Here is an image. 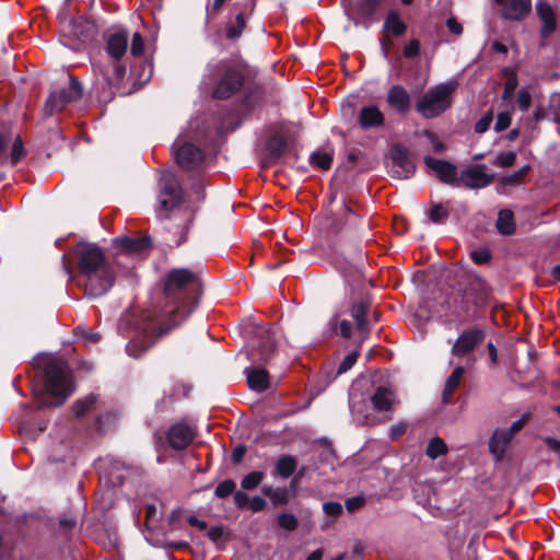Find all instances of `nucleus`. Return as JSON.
I'll use <instances>...</instances> for the list:
<instances>
[{"mask_svg":"<svg viewBox=\"0 0 560 560\" xmlns=\"http://www.w3.org/2000/svg\"><path fill=\"white\" fill-rule=\"evenodd\" d=\"M497 229L502 235H511L515 231L514 215L511 210L503 209L498 214Z\"/></svg>","mask_w":560,"mask_h":560,"instance_id":"25","label":"nucleus"},{"mask_svg":"<svg viewBox=\"0 0 560 560\" xmlns=\"http://www.w3.org/2000/svg\"><path fill=\"white\" fill-rule=\"evenodd\" d=\"M129 34L125 30H117L108 34L106 51L115 60H119L127 51Z\"/></svg>","mask_w":560,"mask_h":560,"instance_id":"18","label":"nucleus"},{"mask_svg":"<svg viewBox=\"0 0 560 560\" xmlns=\"http://www.w3.org/2000/svg\"><path fill=\"white\" fill-rule=\"evenodd\" d=\"M407 430V425L406 423H397L395 425H393L390 429H389V436L392 440H395L397 438H399L400 435H402Z\"/></svg>","mask_w":560,"mask_h":560,"instance_id":"61","label":"nucleus"},{"mask_svg":"<svg viewBox=\"0 0 560 560\" xmlns=\"http://www.w3.org/2000/svg\"><path fill=\"white\" fill-rule=\"evenodd\" d=\"M195 435V428L184 421H180L170 427L166 432V440L172 448L180 451L186 448L192 442Z\"/></svg>","mask_w":560,"mask_h":560,"instance_id":"12","label":"nucleus"},{"mask_svg":"<svg viewBox=\"0 0 560 560\" xmlns=\"http://www.w3.org/2000/svg\"><path fill=\"white\" fill-rule=\"evenodd\" d=\"M490 258H491V255H490L489 250H487V249H478V250L471 252V259L478 265L488 262L490 260Z\"/></svg>","mask_w":560,"mask_h":560,"instance_id":"51","label":"nucleus"},{"mask_svg":"<svg viewBox=\"0 0 560 560\" xmlns=\"http://www.w3.org/2000/svg\"><path fill=\"white\" fill-rule=\"evenodd\" d=\"M457 88L456 81L441 83L430 88L416 103L417 112L424 118H435L452 105V95Z\"/></svg>","mask_w":560,"mask_h":560,"instance_id":"6","label":"nucleus"},{"mask_svg":"<svg viewBox=\"0 0 560 560\" xmlns=\"http://www.w3.org/2000/svg\"><path fill=\"white\" fill-rule=\"evenodd\" d=\"M501 8L502 16L508 20H522L532 8L530 0H494Z\"/></svg>","mask_w":560,"mask_h":560,"instance_id":"17","label":"nucleus"},{"mask_svg":"<svg viewBox=\"0 0 560 560\" xmlns=\"http://www.w3.org/2000/svg\"><path fill=\"white\" fill-rule=\"evenodd\" d=\"M486 334L482 329L476 328L463 331L452 347L454 355H464L471 352L483 341Z\"/></svg>","mask_w":560,"mask_h":560,"instance_id":"14","label":"nucleus"},{"mask_svg":"<svg viewBox=\"0 0 560 560\" xmlns=\"http://www.w3.org/2000/svg\"><path fill=\"white\" fill-rule=\"evenodd\" d=\"M366 313L368 304L364 302H358L352 305L351 316L355 320L357 327L361 331L366 329Z\"/></svg>","mask_w":560,"mask_h":560,"instance_id":"29","label":"nucleus"},{"mask_svg":"<svg viewBox=\"0 0 560 560\" xmlns=\"http://www.w3.org/2000/svg\"><path fill=\"white\" fill-rule=\"evenodd\" d=\"M82 94L80 82L75 78H70L69 84L50 93L46 102V112L49 115L62 110L67 104L79 98Z\"/></svg>","mask_w":560,"mask_h":560,"instance_id":"9","label":"nucleus"},{"mask_svg":"<svg viewBox=\"0 0 560 560\" xmlns=\"http://www.w3.org/2000/svg\"><path fill=\"white\" fill-rule=\"evenodd\" d=\"M248 503H249V509L253 512H260V511L265 510V508L267 505L266 500L258 495L252 498Z\"/></svg>","mask_w":560,"mask_h":560,"instance_id":"56","label":"nucleus"},{"mask_svg":"<svg viewBox=\"0 0 560 560\" xmlns=\"http://www.w3.org/2000/svg\"><path fill=\"white\" fill-rule=\"evenodd\" d=\"M512 118L511 114L509 112H501L497 116V121L494 125V130L497 132H501L505 129H508L511 125Z\"/></svg>","mask_w":560,"mask_h":560,"instance_id":"47","label":"nucleus"},{"mask_svg":"<svg viewBox=\"0 0 560 560\" xmlns=\"http://www.w3.org/2000/svg\"><path fill=\"white\" fill-rule=\"evenodd\" d=\"M270 499L275 504H284L288 500V493L285 489H276Z\"/></svg>","mask_w":560,"mask_h":560,"instance_id":"59","label":"nucleus"},{"mask_svg":"<svg viewBox=\"0 0 560 560\" xmlns=\"http://www.w3.org/2000/svg\"><path fill=\"white\" fill-rule=\"evenodd\" d=\"M392 176L398 179L410 178L416 172V165L410 159L408 151L400 147L395 145L390 150Z\"/></svg>","mask_w":560,"mask_h":560,"instance_id":"10","label":"nucleus"},{"mask_svg":"<svg viewBox=\"0 0 560 560\" xmlns=\"http://www.w3.org/2000/svg\"><path fill=\"white\" fill-rule=\"evenodd\" d=\"M323 510L327 515L338 516L342 512V506L338 502H326L323 505Z\"/></svg>","mask_w":560,"mask_h":560,"instance_id":"52","label":"nucleus"},{"mask_svg":"<svg viewBox=\"0 0 560 560\" xmlns=\"http://www.w3.org/2000/svg\"><path fill=\"white\" fill-rule=\"evenodd\" d=\"M247 384L250 389L256 392H264L269 386V375L265 369L248 368L245 370Z\"/></svg>","mask_w":560,"mask_h":560,"instance_id":"22","label":"nucleus"},{"mask_svg":"<svg viewBox=\"0 0 560 560\" xmlns=\"http://www.w3.org/2000/svg\"><path fill=\"white\" fill-rule=\"evenodd\" d=\"M78 268L84 278L85 293L97 298L113 287L117 269L104 257L100 247L94 244L81 243L74 247Z\"/></svg>","mask_w":560,"mask_h":560,"instance_id":"2","label":"nucleus"},{"mask_svg":"<svg viewBox=\"0 0 560 560\" xmlns=\"http://www.w3.org/2000/svg\"><path fill=\"white\" fill-rule=\"evenodd\" d=\"M549 116L553 121H560V93H553L549 98Z\"/></svg>","mask_w":560,"mask_h":560,"instance_id":"38","label":"nucleus"},{"mask_svg":"<svg viewBox=\"0 0 560 560\" xmlns=\"http://www.w3.org/2000/svg\"><path fill=\"white\" fill-rule=\"evenodd\" d=\"M516 160V153L514 152H502L499 153L494 159V164L500 167H508L514 164Z\"/></svg>","mask_w":560,"mask_h":560,"instance_id":"43","label":"nucleus"},{"mask_svg":"<svg viewBox=\"0 0 560 560\" xmlns=\"http://www.w3.org/2000/svg\"><path fill=\"white\" fill-rule=\"evenodd\" d=\"M24 149L21 139L18 137L13 144L11 151V163L16 164L24 158Z\"/></svg>","mask_w":560,"mask_h":560,"instance_id":"48","label":"nucleus"},{"mask_svg":"<svg viewBox=\"0 0 560 560\" xmlns=\"http://www.w3.org/2000/svg\"><path fill=\"white\" fill-rule=\"evenodd\" d=\"M537 14L542 22L541 37L547 38L556 30V19L552 8L547 2L537 3Z\"/></svg>","mask_w":560,"mask_h":560,"instance_id":"21","label":"nucleus"},{"mask_svg":"<svg viewBox=\"0 0 560 560\" xmlns=\"http://www.w3.org/2000/svg\"><path fill=\"white\" fill-rule=\"evenodd\" d=\"M96 396L93 394L88 395L84 399H78L73 404V412L77 417L84 416L88 411L94 408Z\"/></svg>","mask_w":560,"mask_h":560,"instance_id":"32","label":"nucleus"},{"mask_svg":"<svg viewBox=\"0 0 560 560\" xmlns=\"http://www.w3.org/2000/svg\"><path fill=\"white\" fill-rule=\"evenodd\" d=\"M424 164L430 174L435 175L442 183L452 186L458 185L457 167L453 163L432 156H424Z\"/></svg>","mask_w":560,"mask_h":560,"instance_id":"11","label":"nucleus"},{"mask_svg":"<svg viewBox=\"0 0 560 560\" xmlns=\"http://www.w3.org/2000/svg\"><path fill=\"white\" fill-rule=\"evenodd\" d=\"M512 439L511 433L505 429H497L493 432L489 441V450L497 462L503 459Z\"/></svg>","mask_w":560,"mask_h":560,"instance_id":"20","label":"nucleus"},{"mask_svg":"<svg viewBox=\"0 0 560 560\" xmlns=\"http://www.w3.org/2000/svg\"><path fill=\"white\" fill-rule=\"evenodd\" d=\"M527 419H528V416L523 415L520 419L514 421L509 429H505V430L511 433L512 438H514V435L523 429Z\"/></svg>","mask_w":560,"mask_h":560,"instance_id":"55","label":"nucleus"},{"mask_svg":"<svg viewBox=\"0 0 560 560\" xmlns=\"http://www.w3.org/2000/svg\"><path fill=\"white\" fill-rule=\"evenodd\" d=\"M447 215V211L441 205L433 206L429 211V218L434 223L443 222Z\"/></svg>","mask_w":560,"mask_h":560,"instance_id":"46","label":"nucleus"},{"mask_svg":"<svg viewBox=\"0 0 560 560\" xmlns=\"http://www.w3.org/2000/svg\"><path fill=\"white\" fill-rule=\"evenodd\" d=\"M384 28L393 35L399 36L405 33L407 26L400 20L397 11H390L385 20Z\"/></svg>","mask_w":560,"mask_h":560,"instance_id":"27","label":"nucleus"},{"mask_svg":"<svg viewBox=\"0 0 560 560\" xmlns=\"http://www.w3.org/2000/svg\"><path fill=\"white\" fill-rule=\"evenodd\" d=\"M287 149V140L283 137H273L267 144V150L272 160L279 159Z\"/></svg>","mask_w":560,"mask_h":560,"instance_id":"31","label":"nucleus"},{"mask_svg":"<svg viewBox=\"0 0 560 560\" xmlns=\"http://www.w3.org/2000/svg\"><path fill=\"white\" fill-rule=\"evenodd\" d=\"M234 502L238 508H244L249 502V498L245 492L236 491L234 493Z\"/></svg>","mask_w":560,"mask_h":560,"instance_id":"62","label":"nucleus"},{"mask_svg":"<svg viewBox=\"0 0 560 560\" xmlns=\"http://www.w3.org/2000/svg\"><path fill=\"white\" fill-rule=\"evenodd\" d=\"M332 162V152L315 151L310 156V163L320 170H328Z\"/></svg>","mask_w":560,"mask_h":560,"instance_id":"30","label":"nucleus"},{"mask_svg":"<svg viewBox=\"0 0 560 560\" xmlns=\"http://www.w3.org/2000/svg\"><path fill=\"white\" fill-rule=\"evenodd\" d=\"M115 244L118 246L114 259L117 273L122 277H132L137 261L142 259L150 249V238L125 236L116 238Z\"/></svg>","mask_w":560,"mask_h":560,"instance_id":"5","label":"nucleus"},{"mask_svg":"<svg viewBox=\"0 0 560 560\" xmlns=\"http://www.w3.org/2000/svg\"><path fill=\"white\" fill-rule=\"evenodd\" d=\"M258 335L260 340L257 342V346H253L247 355L253 362H267L275 349V338L272 331L266 327H260Z\"/></svg>","mask_w":560,"mask_h":560,"instance_id":"13","label":"nucleus"},{"mask_svg":"<svg viewBox=\"0 0 560 560\" xmlns=\"http://www.w3.org/2000/svg\"><path fill=\"white\" fill-rule=\"evenodd\" d=\"M235 482L231 479L221 481L215 488V495L218 498H226L235 490Z\"/></svg>","mask_w":560,"mask_h":560,"instance_id":"40","label":"nucleus"},{"mask_svg":"<svg viewBox=\"0 0 560 560\" xmlns=\"http://www.w3.org/2000/svg\"><path fill=\"white\" fill-rule=\"evenodd\" d=\"M71 33L78 37L81 43L89 40L94 34V25L83 23L81 20H75L71 23Z\"/></svg>","mask_w":560,"mask_h":560,"instance_id":"28","label":"nucleus"},{"mask_svg":"<svg viewBox=\"0 0 560 560\" xmlns=\"http://www.w3.org/2000/svg\"><path fill=\"white\" fill-rule=\"evenodd\" d=\"M447 452V445L446 443L440 439V438H433L429 441L428 447H427V455L435 459L441 455H444Z\"/></svg>","mask_w":560,"mask_h":560,"instance_id":"33","label":"nucleus"},{"mask_svg":"<svg viewBox=\"0 0 560 560\" xmlns=\"http://www.w3.org/2000/svg\"><path fill=\"white\" fill-rule=\"evenodd\" d=\"M516 86H517V79L515 77L508 79V81L505 82L503 92H502V100H504V101L510 100L513 96V94L516 90Z\"/></svg>","mask_w":560,"mask_h":560,"instance_id":"49","label":"nucleus"},{"mask_svg":"<svg viewBox=\"0 0 560 560\" xmlns=\"http://www.w3.org/2000/svg\"><path fill=\"white\" fill-rule=\"evenodd\" d=\"M446 26L453 34L460 35L463 33V26L455 18H448Z\"/></svg>","mask_w":560,"mask_h":560,"instance_id":"58","label":"nucleus"},{"mask_svg":"<svg viewBox=\"0 0 560 560\" xmlns=\"http://www.w3.org/2000/svg\"><path fill=\"white\" fill-rule=\"evenodd\" d=\"M143 51H144V40H143L141 34L137 32L132 35L130 52L132 56L138 57V56H141L143 54Z\"/></svg>","mask_w":560,"mask_h":560,"instance_id":"45","label":"nucleus"},{"mask_svg":"<svg viewBox=\"0 0 560 560\" xmlns=\"http://www.w3.org/2000/svg\"><path fill=\"white\" fill-rule=\"evenodd\" d=\"M172 152L176 162L184 168L197 167L203 160V152L192 143H189L184 133H180L172 145Z\"/></svg>","mask_w":560,"mask_h":560,"instance_id":"7","label":"nucleus"},{"mask_svg":"<svg viewBox=\"0 0 560 560\" xmlns=\"http://www.w3.org/2000/svg\"><path fill=\"white\" fill-rule=\"evenodd\" d=\"M350 410L353 419L361 424H370L373 422V419L368 415L364 413L362 410L361 405L350 400Z\"/></svg>","mask_w":560,"mask_h":560,"instance_id":"37","label":"nucleus"},{"mask_svg":"<svg viewBox=\"0 0 560 560\" xmlns=\"http://www.w3.org/2000/svg\"><path fill=\"white\" fill-rule=\"evenodd\" d=\"M372 407L376 411H390L397 404V397L390 385H380L370 398Z\"/></svg>","mask_w":560,"mask_h":560,"instance_id":"16","label":"nucleus"},{"mask_svg":"<svg viewBox=\"0 0 560 560\" xmlns=\"http://www.w3.org/2000/svg\"><path fill=\"white\" fill-rule=\"evenodd\" d=\"M359 357V351L354 350L346 355L340 365L338 366L337 374H343L348 372L357 362Z\"/></svg>","mask_w":560,"mask_h":560,"instance_id":"42","label":"nucleus"},{"mask_svg":"<svg viewBox=\"0 0 560 560\" xmlns=\"http://www.w3.org/2000/svg\"><path fill=\"white\" fill-rule=\"evenodd\" d=\"M244 75L238 65L232 60H217L208 63L203 84H212V96L228 98L243 85Z\"/></svg>","mask_w":560,"mask_h":560,"instance_id":"4","label":"nucleus"},{"mask_svg":"<svg viewBox=\"0 0 560 560\" xmlns=\"http://www.w3.org/2000/svg\"><path fill=\"white\" fill-rule=\"evenodd\" d=\"M194 200L195 201H202L205 199V192H203V184L201 182H198L194 187Z\"/></svg>","mask_w":560,"mask_h":560,"instance_id":"63","label":"nucleus"},{"mask_svg":"<svg viewBox=\"0 0 560 560\" xmlns=\"http://www.w3.org/2000/svg\"><path fill=\"white\" fill-rule=\"evenodd\" d=\"M245 25H246V21H245L243 13H238L235 18V23L230 25L226 30L228 38H230V39L238 38L242 35L243 30L245 28Z\"/></svg>","mask_w":560,"mask_h":560,"instance_id":"35","label":"nucleus"},{"mask_svg":"<svg viewBox=\"0 0 560 560\" xmlns=\"http://www.w3.org/2000/svg\"><path fill=\"white\" fill-rule=\"evenodd\" d=\"M420 54V43L417 39L410 40L404 48L407 58L417 57Z\"/></svg>","mask_w":560,"mask_h":560,"instance_id":"50","label":"nucleus"},{"mask_svg":"<svg viewBox=\"0 0 560 560\" xmlns=\"http://www.w3.org/2000/svg\"><path fill=\"white\" fill-rule=\"evenodd\" d=\"M364 504V499L361 497H352L346 501V509L353 512Z\"/></svg>","mask_w":560,"mask_h":560,"instance_id":"57","label":"nucleus"},{"mask_svg":"<svg viewBox=\"0 0 560 560\" xmlns=\"http://www.w3.org/2000/svg\"><path fill=\"white\" fill-rule=\"evenodd\" d=\"M383 0H362L359 5V13L361 16L365 19L372 18L380 5L382 4Z\"/></svg>","mask_w":560,"mask_h":560,"instance_id":"34","label":"nucleus"},{"mask_svg":"<svg viewBox=\"0 0 560 560\" xmlns=\"http://www.w3.org/2000/svg\"><path fill=\"white\" fill-rule=\"evenodd\" d=\"M387 103L399 114H406L410 109L411 97L401 85H393L387 93Z\"/></svg>","mask_w":560,"mask_h":560,"instance_id":"19","label":"nucleus"},{"mask_svg":"<svg viewBox=\"0 0 560 560\" xmlns=\"http://www.w3.org/2000/svg\"><path fill=\"white\" fill-rule=\"evenodd\" d=\"M77 332L80 336H82V338L84 339L85 343H88V345L96 343L101 339L100 334H97V332H90V331H86L85 329H82V328H77Z\"/></svg>","mask_w":560,"mask_h":560,"instance_id":"53","label":"nucleus"},{"mask_svg":"<svg viewBox=\"0 0 560 560\" xmlns=\"http://www.w3.org/2000/svg\"><path fill=\"white\" fill-rule=\"evenodd\" d=\"M278 525L287 530H294L298 527V518L293 514L282 513L278 516Z\"/></svg>","mask_w":560,"mask_h":560,"instance_id":"41","label":"nucleus"},{"mask_svg":"<svg viewBox=\"0 0 560 560\" xmlns=\"http://www.w3.org/2000/svg\"><path fill=\"white\" fill-rule=\"evenodd\" d=\"M483 167L486 166L481 165L478 167L464 170L460 173L458 183H463L468 188H483L489 186L493 182L494 175L483 172Z\"/></svg>","mask_w":560,"mask_h":560,"instance_id":"15","label":"nucleus"},{"mask_svg":"<svg viewBox=\"0 0 560 560\" xmlns=\"http://www.w3.org/2000/svg\"><path fill=\"white\" fill-rule=\"evenodd\" d=\"M425 135H427V137L432 145V149L435 153H442L445 150L444 143L434 133L427 132Z\"/></svg>","mask_w":560,"mask_h":560,"instance_id":"54","label":"nucleus"},{"mask_svg":"<svg viewBox=\"0 0 560 560\" xmlns=\"http://www.w3.org/2000/svg\"><path fill=\"white\" fill-rule=\"evenodd\" d=\"M492 120H493V113H492V110H489L477 120V122L475 125V131L477 133L486 132L490 128Z\"/></svg>","mask_w":560,"mask_h":560,"instance_id":"44","label":"nucleus"},{"mask_svg":"<svg viewBox=\"0 0 560 560\" xmlns=\"http://www.w3.org/2000/svg\"><path fill=\"white\" fill-rule=\"evenodd\" d=\"M532 105V94L528 88H522L517 93V107L526 112Z\"/></svg>","mask_w":560,"mask_h":560,"instance_id":"39","label":"nucleus"},{"mask_svg":"<svg viewBox=\"0 0 560 560\" xmlns=\"http://www.w3.org/2000/svg\"><path fill=\"white\" fill-rule=\"evenodd\" d=\"M225 0H213L212 4L207 9V16L214 15L224 4Z\"/></svg>","mask_w":560,"mask_h":560,"instance_id":"64","label":"nucleus"},{"mask_svg":"<svg viewBox=\"0 0 560 560\" xmlns=\"http://www.w3.org/2000/svg\"><path fill=\"white\" fill-rule=\"evenodd\" d=\"M159 185L160 210L167 212L179 203L183 191L174 174L167 171L162 173Z\"/></svg>","mask_w":560,"mask_h":560,"instance_id":"8","label":"nucleus"},{"mask_svg":"<svg viewBox=\"0 0 560 560\" xmlns=\"http://www.w3.org/2000/svg\"><path fill=\"white\" fill-rule=\"evenodd\" d=\"M359 122L363 129L380 127L384 122V115L375 105L364 106L360 110Z\"/></svg>","mask_w":560,"mask_h":560,"instance_id":"23","label":"nucleus"},{"mask_svg":"<svg viewBox=\"0 0 560 560\" xmlns=\"http://www.w3.org/2000/svg\"><path fill=\"white\" fill-rule=\"evenodd\" d=\"M264 477L262 471H252L242 479L241 486L245 490H253L261 482Z\"/></svg>","mask_w":560,"mask_h":560,"instance_id":"36","label":"nucleus"},{"mask_svg":"<svg viewBox=\"0 0 560 560\" xmlns=\"http://www.w3.org/2000/svg\"><path fill=\"white\" fill-rule=\"evenodd\" d=\"M199 288L198 278L190 270L182 268L170 271L164 287L166 305L160 311L143 312L136 336L126 346L127 353L133 358L140 357L158 337L179 325L195 307Z\"/></svg>","mask_w":560,"mask_h":560,"instance_id":"1","label":"nucleus"},{"mask_svg":"<svg viewBox=\"0 0 560 560\" xmlns=\"http://www.w3.org/2000/svg\"><path fill=\"white\" fill-rule=\"evenodd\" d=\"M474 285H476L478 289L481 290V293L472 301L474 304L476 305H481L486 302V299H487V292H486V288H485V283L481 282L480 280H477Z\"/></svg>","mask_w":560,"mask_h":560,"instance_id":"60","label":"nucleus"},{"mask_svg":"<svg viewBox=\"0 0 560 560\" xmlns=\"http://www.w3.org/2000/svg\"><path fill=\"white\" fill-rule=\"evenodd\" d=\"M33 365L44 370V394L34 393L37 408L61 405L73 392L74 384L68 364L51 354L34 358Z\"/></svg>","mask_w":560,"mask_h":560,"instance_id":"3","label":"nucleus"},{"mask_svg":"<svg viewBox=\"0 0 560 560\" xmlns=\"http://www.w3.org/2000/svg\"><path fill=\"white\" fill-rule=\"evenodd\" d=\"M465 373V369L463 366H457L454 369L452 374L447 377L445 383V388L443 390V401L448 402L450 397L458 386L463 375Z\"/></svg>","mask_w":560,"mask_h":560,"instance_id":"26","label":"nucleus"},{"mask_svg":"<svg viewBox=\"0 0 560 560\" xmlns=\"http://www.w3.org/2000/svg\"><path fill=\"white\" fill-rule=\"evenodd\" d=\"M298 463L293 456L282 455L276 463L273 475L289 478L296 469Z\"/></svg>","mask_w":560,"mask_h":560,"instance_id":"24","label":"nucleus"}]
</instances>
